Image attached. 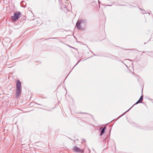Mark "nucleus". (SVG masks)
I'll list each match as a JSON object with an SVG mask.
<instances>
[{"mask_svg":"<svg viewBox=\"0 0 153 153\" xmlns=\"http://www.w3.org/2000/svg\"><path fill=\"white\" fill-rule=\"evenodd\" d=\"M87 23V21L85 19H79L76 23V27L79 30H84L86 29Z\"/></svg>","mask_w":153,"mask_h":153,"instance_id":"nucleus-1","label":"nucleus"},{"mask_svg":"<svg viewBox=\"0 0 153 153\" xmlns=\"http://www.w3.org/2000/svg\"><path fill=\"white\" fill-rule=\"evenodd\" d=\"M16 97L17 98L20 96L22 92L21 82L19 79L16 81Z\"/></svg>","mask_w":153,"mask_h":153,"instance_id":"nucleus-2","label":"nucleus"},{"mask_svg":"<svg viewBox=\"0 0 153 153\" xmlns=\"http://www.w3.org/2000/svg\"><path fill=\"white\" fill-rule=\"evenodd\" d=\"M21 16V13L20 11L15 12L13 16L11 17V19L13 22L16 21Z\"/></svg>","mask_w":153,"mask_h":153,"instance_id":"nucleus-3","label":"nucleus"},{"mask_svg":"<svg viewBox=\"0 0 153 153\" xmlns=\"http://www.w3.org/2000/svg\"><path fill=\"white\" fill-rule=\"evenodd\" d=\"M131 125H133L134 126L136 127L137 128H140V129H142L143 130H151L152 129V128L151 127H144L142 128L141 127L139 126L137 124H136L134 123V122H131Z\"/></svg>","mask_w":153,"mask_h":153,"instance_id":"nucleus-4","label":"nucleus"},{"mask_svg":"<svg viewBox=\"0 0 153 153\" xmlns=\"http://www.w3.org/2000/svg\"><path fill=\"white\" fill-rule=\"evenodd\" d=\"M139 100L137 101L135 103H134V104L130 108H129L128 110H127V111H126V112H125L123 113L120 116L118 117V119L119 118H120V117H122V116H123V115H124L126 113V112L130 110L131 108H132L134 105H136V104H137L139 103H143V102H139Z\"/></svg>","mask_w":153,"mask_h":153,"instance_id":"nucleus-5","label":"nucleus"},{"mask_svg":"<svg viewBox=\"0 0 153 153\" xmlns=\"http://www.w3.org/2000/svg\"><path fill=\"white\" fill-rule=\"evenodd\" d=\"M73 151L77 152L82 153L83 152V151L82 149H80L77 146H75L74 147L73 149Z\"/></svg>","mask_w":153,"mask_h":153,"instance_id":"nucleus-6","label":"nucleus"},{"mask_svg":"<svg viewBox=\"0 0 153 153\" xmlns=\"http://www.w3.org/2000/svg\"><path fill=\"white\" fill-rule=\"evenodd\" d=\"M57 39V40H59V42H60L61 43H62L63 44H64V42H62V40L60 39L59 38V37H51V38H47L46 39H45V40L49 39Z\"/></svg>","mask_w":153,"mask_h":153,"instance_id":"nucleus-7","label":"nucleus"},{"mask_svg":"<svg viewBox=\"0 0 153 153\" xmlns=\"http://www.w3.org/2000/svg\"><path fill=\"white\" fill-rule=\"evenodd\" d=\"M106 128V127H105L102 128H100V129H101V131H100V136H102L104 133L105 132V130Z\"/></svg>","mask_w":153,"mask_h":153,"instance_id":"nucleus-8","label":"nucleus"},{"mask_svg":"<svg viewBox=\"0 0 153 153\" xmlns=\"http://www.w3.org/2000/svg\"><path fill=\"white\" fill-rule=\"evenodd\" d=\"M20 4L22 7H25L26 6V3L25 1H22L21 2Z\"/></svg>","mask_w":153,"mask_h":153,"instance_id":"nucleus-9","label":"nucleus"},{"mask_svg":"<svg viewBox=\"0 0 153 153\" xmlns=\"http://www.w3.org/2000/svg\"><path fill=\"white\" fill-rule=\"evenodd\" d=\"M147 52L149 53V54H148V55L152 57H153V51L150 52Z\"/></svg>","mask_w":153,"mask_h":153,"instance_id":"nucleus-10","label":"nucleus"},{"mask_svg":"<svg viewBox=\"0 0 153 153\" xmlns=\"http://www.w3.org/2000/svg\"><path fill=\"white\" fill-rule=\"evenodd\" d=\"M143 100V95L142 94V95L141 96L140 98L138 100L139 101H142Z\"/></svg>","mask_w":153,"mask_h":153,"instance_id":"nucleus-11","label":"nucleus"},{"mask_svg":"<svg viewBox=\"0 0 153 153\" xmlns=\"http://www.w3.org/2000/svg\"><path fill=\"white\" fill-rule=\"evenodd\" d=\"M112 4H111V5H105V6H111L113 4H114V2H112Z\"/></svg>","mask_w":153,"mask_h":153,"instance_id":"nucleus-12","label":"nucleus"},{"mask_svg":"<svg viewBox=\"0 0 153 153\" xmlns=\"http://www.w3.org/2000/svg\"><path fill=\"white\" fill-rule=\"evenodd\" d=\"M80 62V61H79V62H77V63L74 65V67L73 68H72V70H73V68L76 65H77V64L79 62Z\"/></svg>","mask_w":153,"mask_h":153,"instance_id":"nucleus-13","label":"nucleus"},{"mask_svg":"<svg viewBox=\"0 0 153 153\" xmlns=\"http://www.w3.org/2000/svg\"><path fill=\"white\" fill-rule=\"evenodd\" d=\"M140 10L142 11V12H145V10H144L143 9L142 10L141 9H140Z\"/></svg>","mask_w":153,"mask_h":153,"instance_id":"nucleus-14","label":"nucleus"},{"mask_svg":"<svg viewBox=\"0 0 153 153\" xmlns=\"http://www.w3.org/2000/svg\"><path fill=\"white\" fill-rule=\"evenodd\" d=\"M82 141H83V142H85V139H82Z\"/></svg>","mask_w":153,"mask_h":153,"instance_id":"nucleus-15","label":"nucleus"},{"mask_svg":"<svg viewBox=\"0 0 153 153\" xmlns=\"http://www.w3.org/2000/svg\"><path fill=\"white\" fill-rule=\"evenodd\" d=\"M92 53H93L94 55L95 56H97V55L94 54L92 51H91Z\"/></svg>","mask_w":153,"mask_h":153,"instance_id":"nucleus-16","label":"nucleus"},{"mask_svg":"<svg viewBox=\"0 0 153 153\" xmlns=\"http://www.w3.org/2000/svg\"><path fill=\"white\" fill-rule=\"evenodd\" d=\"M107 138H106L104 140V142H105L106 141V139Z\"/></svg>","mask_w":153,"mask_h":153,"instance_id":"nucleus-17","label":"nucleus"},{"mask_svg":"<svg viewBox=\"0 0 153 153\" xmlns=\"http://www.w3.org/2000/svg\"><path fill=\"white\" fill-rule=\"evenodd\" d=\"M111 130V128L110 129V130L109 131V135H110V132Z\"/></svg>","mask_w":153,"mask_h":153,"instance_id":"nucleus-18","label":"nucleus"},{"mask_svg":"<svg viewBox=\"0 0 153 153\" xmlns=\"http://www.w3.org/2000/svg\"><path fill=\"white\" fill-rule=\"evenodd\" d=\"M36 104H37V105H41V106H42V105H41V104H38V103H36Z\"/></svg>","mask_w":153,"mask_h":153,"instance_id":"nucleus-19","label":"nucleus"},{"mask_svg":"<svg viewBox=\"0 0 153 153\" xmlns=\"http://www.w3.org/2000/svg\"><path fill=\"white\" fill-rule=\"evenodd\" d=\"M68 46L72 48V47H71L70 46V45H68Z\"/></svg>","mask_w":153,"mask_h":153,"instance_id":"nucleus-20","label":"nucleus"},{"mask_svg":"<svg viewBox=\"0 0 153 153\" xmlns=\"http://www.w3.org/2000/svg\"><path fill=\"white\" fill-rule=\"evenodd\" d=\"M91 57H92V56H91V57H88V58H87L86 59H88V58H91Z\"/></svg>","mask_w":153,"mask_h":153,"instance_id":"nucleus-21","label":"nucleus"},{"mask_svg":"<svg viewBox=\"0 0 153 153\" xmlns=\"http://www.w3.org/2000/svg\"><path fill=\"white\" fill-rule=\"evenodd\" d=\"M143 88L142 89V94L143 93Z\"/></svg>","mask_w":153,"mask_h":153,"instance_id":"nucleus-22","label":"nucleus"},{"mask_svg":"<svg viewBox=\"0 0 153 153\" xmlns=\"http://www.w3.org/2000/svg\"><path fill=\"white\" fill-rule=\"evenodd\" d=\"M82 114H88L87 113H82Z\"/></svg>","mask_w":153,"mask_h":153,"instance_id":"nucleus-23","label":"nucleus"},{"mask_svg":"<svg viewBox=\"0 0 153 153\" xmlns=\"http://www.w3.org/2000/svg\"><path fill=\"white\" fill-rule=\"evenodd\" d=\"M115 5H116V6H119V5H117V4H115Z\"/></svg>","mask_w":153,"mask_h":153,"instance_id":"nucleus-24","label":"nucleus"},{"mask_svg":"<svg viewBox=\"0 0 153 153\" xmlns=\"http://www.w3.org/2000/svg\"><path fill=\"white\" fill-rule=\"evenodd\" d=\"M64 7H65V8L66 7V6H65V5H64Z\"/></svg>","mask_w":153,"mask_h":153,"instance_id":"nucleus-25","label":"nucleus"},{"mask_svg":"<svg viewBox=\"0 0 153 153\" xmlns=\"http://www.w3.org/2000/svg\"><path fill=\"white\" fill-rule=\"evenodd\" d=\"M66 1H67V2H68V0H66Z\"/></svg>","mask_w":153,"mask_h":153,"instance_id":"nucleus-26","label":"nucleus"},{"mask_svg":"<svg viewBox=\"0 0 153 153\" xmlns=\"http://www.w3.org/2000/svg\"><path fill=\"white\" fill-rule=\"evenodd\" d=\"M99 2L100 3V2H99V1H98V3H99Z\"/></svg>","mask_w":153,"mask_h":153,"instance_id":"nucleus-27","label":"nucleus"},{"mask_svg":"<svg viewBox=\"0 0 153 153\" xmlns=\"http://www.w3.org/2000/svg\"><path fill=\"white\" fill-rule=\"evenodd\" d=\"M148 14H149V15H150V13H148Z\"/></svg>","mask_w":153,"mask_h":153,"instance_id":"nucleus-28","label":"nucleus"},{"mask_svg":"<svg viewBox=\"0 0 153 153\" xmlns=\"http://www.w3.org/2000/svg\"><path fill=\"white\" fill-rule=\"evenodd\" d=\"M108 140H108V141H107L108 142Z\"/></svg>","mask_w":153,"mask_h":153,"instance_id":"nucleus-29","label":"nucleus"}]
</instances>
